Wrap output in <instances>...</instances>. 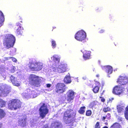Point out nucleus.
<instances>
[{
  "label": "nucleus",
  "instance_id": "f257e3e1",
  "mask_svg": "<svg viewBox=\"0 0 128 128\" xmlns=\"http://www.w3.org/2000/svg\"><path fill=\"white\" fill-rule=\"evenodd\" d=\"M15 37L12 34H6L5 35L3 39V44L4 46L7 49L12 48L15 42Z\"/></svg>",
  "mask_w": 128,
  "mask_h": 128
},
{
  "label": "nucleus",
  "instance_id": "f03ea898",
  "mask_svg": "<svg viewBox=\"0 0 128 128\" xmlns=\"http://www.w3.org/2000/svg\"><path fill=\"white\" fill-rule=\"evenodd\" d=\"M70 110H68L64 113L63 116V120L64 122L67 124L72 123H73L75 121L76 114L74 115L71 112Z\"/></svg>",
  "mask_w": 128,
  "mask_h": 128
},
{
  "label": "nucleus",
  "instance_id": "7ed1b4c3",
  "mask_svg": "<svg viewBox=\"0 0 128 128\" xmlns=\"http://www.w3.org/2000/svg\"><path fill=\"white\" fill-rule=\"evenodd\" d=\"M22 104V102L18 99H12L8 102V108L11 110H16L21 108Z\"/></svg>",
  "mask_w": 128,
  "mask_h": 128
},
{
  "label": "nucleus",
  "instance_id": "20e7f679",
  "mask_svg": "<svg viewBox=\"0 0 128 128\" xmlns=\"http://www.w3.org/2000/svg\"><path fill=\"white\" fill-rule=\"evenodd\" d=\"M29 84L35 87H38L40 86L41 80L39 76L35 74H31L28 77Z\"/></svg>",
  "mask_w": 128,
  "mask_h": 128
},
{
  "label": "nucleus",
  "instance_id": "39448f33",
  "mask_svg": "<svg viewBox=\"0 0 128 128\" xmlns=\"http://www.w3.org/2000/svg\"><path fill=\"white\" fill-rule=\"evenodd\" d=\"M52 70L55 72L62 73L66 72L68 69V66L66 64H61L57 68L55 67L52 68Z\"/></svg>",
  "mask_w": 128,
  "mask_h": 128
},
{
  "label": "nucleus",
  "instance_id": "423d86ee",
  "mask_svg": "<svg viewBox=\"0 0 128 128\" xmlns=\"http://www.w3.org/2000/svg\"><path fill=\"white\" fill-rule=\"evenodd\" d=\"M86 37V32L82 30L78 31L75 35V38L77 40L82 41L84 40Z\"/></svg>",
  "mask_w": 128,
  "mask_h": 128
},
{
  "label": "nucleus",
  "instance_id": "0eeeda50",
  "mask_svg": "<svg viewBox=\"0 0 128 128\" xmlns=\"http://www.w3.org/2000/svg\"><path fill=\"white\" fill-rule=\"evenodd\" d=\"M39 114L41 118H44L48 112L46 105L44 103L43 104L39 109Z\"/></svg>",
  "mask_w": 128,
  "mask_h": 128
},
{
  "label": "nucleus",
  "instance_id": "6e6552de",
  "mask_svg": "<svg viewBox=\"0 0 128 128\" xmlns=\"http://www.w3.org/2000/svg\"><path fill=\"white\" fill-rule=\"evenodd\" d=\"M66 85L63 83H58L56 86L55 92L59 94L63 93L66 90Z\"/></svg>",
  "mask_w": 128,
  "mask_h": 128
},
{
  "label": "nucleus",
  "instance_id": "1a4fd4ad",
  "mask_svg": "<svg viewBox=\"0 0 128 128\" xmlns=\"http://www.w3.org/2000/svg\"><path fill=\"white\" fill-rule=\"evenodd\" d=\"M117 82L121 85H124L128 83V76H120L117 79Z\"/></svg>",
  "mask_w": 128,
  "mask_h": 128
},
{
  "label": "nucleus",
  "instance_id": "9d476101",
  "mask_svg": "<svg viewBox=\"0 0 128 128\" xmlns=\"http://www.w3.org/2000/svg\"><path fill=\"white\" fill-rule=\"evenodd\" d=\"M124 90V87L120 86H116L113 88L112 93L116 95H120L122 93Z\"/></svg>",
  "mask_w": 128,
  "mask_h": 128
},
{
  "label": "nucleus",
  "instance_id": "9b49d317",
  "mask_svg": "<svg viewBox=\"0 0 128 128\" xmlns=\"http://www.w3.org/2000/svg\"><path fill=\"white\" fill-rule=\"evenodd\" d=\"M67 94V100L69 103H72L74 98L75 93L73 90H70L68 91Z\"/></svg>",
  "mask_w": 128,
  "mask_h": 128
},
{
  "label": "nucleus",
  "instance_id": "f8f14e48",
  "mask_svg": "<svg viewBox=\"0 0 128 128\" xmlns=\"http://www.w3.org/2000/svg\"><path fill=\"white\" fill-rule=\"evenodd\" d=\"M0 91L1 94L4 96H6L10 92V89L4 85L0 86Z\"/></svg>",
  "mask_w": 128,
  "mask_h": 128
},
{
  "label": "nucleus",
  "instance_id": "ddd939ff",
  "mask_svg": "<svg viewBox=\"0 0 128 128\" xmlns=\"http://www.w3.org/2000/svg\"><path fill=\"white\" fill-rule=\"evenodd\" d=\"M53 60L52 68L56 67L60 62V57L57 55H54L53 56Z\"/></svg>",
  "mask_w": 128,
  "mask_h": 128
},
{
  "label": "nucleus",
  "instance_id": "4468645a",
  "mask_svg": "<svg viewBox=\"0 0 128 128\" xmlns=\"http://www.w3.org/2000/svg\"><path fill=\"white\" fill-rule=\"evenodd\" d=\"M10 80L13 85L17 86H20V84L18 80V79L17 80V78H15L13 76L11 75L10 76Z\"/></svg>",
  "mask_w": 128,
  "mask_h": 128
},
{
  "label": "nucleus",
  "instance_id": "2eb2a0df",
  "mask_svg": "<svg viewBox=\"0 0 128 128\" xmlns=\"http://www.w3.org/2000/svg\"><path fill=\"white\" fill-rule=\"evenodd\" d=\"M26 118H22L20 116L18 121L19 124L21 127H24L26 126Z\"/></svg>",
  "mask_w": 128,
  "mask_h": 128
},
{
  "label": "nucleus",
  "instance_id": "dca6fc26",
  "mask_svg": "<svg viewBox=\"0 0 128 128\" xmlns=\"http://www.w3.org/2000/svg\"><path fill=\"white\" fill-rule=\"evenodd\" d=\"M95 86L93 88L92 90L94 92L95 94L98 93L99 91L100 88V83L98 81H94Z\"/></svg>",
  "mask_w": 128,
  "mask_h": 128
},
{
  "label": "nucleus",
  "instance_id": "f3484780",
  "mask_svg": "<svg viewBox=\"0 0 128 128\" xmlns=\"http://www.w3.org/2000/svg\"><path fill=\"white\" fill-rule=\"evenodd\" d=\"M91 52L89 51L85 50L83 52V57L85 60H88L91 58Z\"/></svg>",
  "mask_w": 128,
  "mask_h": 128
},
{
  "label": "nucleus",
  "instance_id": "a211bd4d",
  "mask_svg": "<svg viewBox=\"0 0 128 128\" xmlns=\"http://www.w3.org/2000/svg\"><path fill=\"white\" fill-rule=\"evenodd\" d=\"M35 68L34 71H38L42 69V65L41 63L36 62H35Z\"/></svg>",
  "mask_w": 128,
  "mask_h": 128
},
{
  "label": "nucleus",
  "instance_id": "6ab92c4d",
  "mask_svg": "<svg viewBox=\"0 0 128 128\" xmlns=\"http://www.w3.org/2000/svg\"><path fill=\"white\" fill-rule=\"evenodd\" d=\"M35 62H30L28 64V65L29 69L32 71H34L35 68Z\"/></svg>",
  "mask_w": 128,
  "mask_h": 128
},
{
  "label": "nucleus",
  "instance_id": "aec40b11",
  "mask_svg": "<svg viewBox=\"0 0 128 128\" xmlns=\"http://www.w3.org/2000/svg\"><path fill=\"white\" fill-rule=\"evenodd\" d=\"M4 20V16L3 13L0 10V27L2 25Z\"/></svg>",
  "mask_w": 128,
  "mask_h": 128
},
{
  "label": "nucleus",
  "instance_id": "412c9836",
  "mask_svg": "<svg viewBox=\"0 0 128 128\" xmlns=\"http://www.w3.org/2000/svg\"><path fill=\"white\" fill-rule=\"evenodd\" d=\"M106 72L108 74H111L113 71V69L112 67L110 66H108L106 67Z\"/></svg>",
  "mask_w": 128,
  "mask_h": 128
},
{
  "label": "nucleus",
  "instance_id": "4be33fe9",
  "mask_svg": "<svg viewBox=\"0 0 128 128\" xmlns=\"http://www.w3.org/2000/svg\"><path fill=\"white\" fill-rule=\"evenodd\" d=\"M64 82L66 84L70 83L71 82L70 78V76H66L64 79Z\"/></svg>",
  "mask_w": 128,
  "mask_h": 128
},
{
  "label": "nucleus",
  "instance_id": "5701e85b",
  "mask_svg": "<svg viewBox=\"0 0 128 128\" xmlns=\"http://www.w3.org/2000/svg\"><path fill=\"white\" fill-rule=\"evenodd\" d=\"M6 115V113L4 111L1 109H0V119L4 118Z\"/></svg>",
  "mask_w": 128,
  "mask_h": 128
},
{
  "label": "nucleus",
  "instance_id": "b1692460",
  "mask_svg": "<svg viewBox=\"0 0 128 128\" xmlns=\"http://www.w3.org/2000/svg\"><path fill=\"white\" fill-rule=\"evenodd\" d=\"M86 108L85 106L81 107L78 110V112L81 114H83L85 112Z\"/></svg>",
  "mask_w": 128,
  "mask_h": 128
},
{
  "label": "nucleus",
  "instance_id": "393cba45",
  "mask_svg": "<svg viewBox=\"0 0 128 128\" xmlns=\"http://www.w3.org/2000/svg\"><path fill=\"white\" fill-rule=\"evenodd\" d=\"M110 128H120V125L118 122H115L110 126Z\"/></svg>",
  "mask_w": 128,
  "mask_h": 128
},
{
  "label": "nucleus",
  "instance_id": "a878e982",
  "mask_svg": "<svg viewBox=\"0 0 128 128\" xmlns=\"http://www.w3.org/2000/svg\"><path fill=\"white\" fill-rule=\"evenodd\" d=\"M16 29V32L18 35L21 34V32L22 30H23V28L22 27L21 28L18 27Z\"/></svg>",
  "mask_w": 128,
  "mask_h": 128
},
{
  "label": "nucleus",
  "instance_id": "bb28decb",
  "mask_svg": "<svg viewBox=\"0 0 128 128\" xmlns=\"http://www.w3.org/2000/svg\"><path fill=\"white\" fill-rule=\"evenodd\" d=\"M31 92V93L30 94H29L26 93H24L23 94V96L25 98H26L29 96H30L31 97H34V96L33 94H34V92L33 91Z\"/></svg>",
  "mask_w": 128,
  "mask_h": 128
},
{
  "label": "nucleus",
  "instance_id": "cd10ccee",
  "mask_svg": "<svg viewBox=\"0 0 128 128\" xmlns=\"http://www.w3.org/2000/svg\"><path fill=\"white\" fill-rule=\"evenodd\" d=\"M124 116L128 120V106L126 108Z\"/></svg>",
  "mask_w": 128,
  "mask_h": 128
},
{
  "label": "nucleus",
  "instance_id": "c85d7f7f",
  "mask_svg": "<svg viewBox=\"0 0 128 128\" xmlns=\"http://www.w3.org/2000/svg\"><path fill=\"white\" fill-rule=\"evenodd\" d=\"M111 110L110 107H108L104 108L103 109L102 111L104 112H110Z\"/></svg>",
  "mask_w": 128,
  "mask_h": 128
},
{
  "label": "nucleus",
  "instance_id": "c756f323",
  "mask_svg": "<svg viewBox=\"0 0 128 128\" xmlns=\"http://www.w3.org/2000/svg\"><path fill=\"white\" fill-rule=\"evenodd\" d=\"M6 102L2 99H0V106L1 107H4L5 106Z\"/></svg>",
  "mask_w": 128,
  "mask_h": 128
},
{
  "label": "nucleus",
  "instance_id": "7c9ffc66",
  "mask_svg": "<svg viewBox=\"0 0 128 128\" xmlns=\"http://www.w3.org/2000/svg\"><path fill=\"white\" fill-rule=\"evenodd\" d=\"M92 114V112L91 110H88L86 112V115L88 116H91Z\"/></svg>",
  "mask_w": 128,
  "mask_h": 128
},
{
  "label": "nucleus",
  "instance_id": "2f4dec72",
  "mask_svg": "<svg viewBox=\"0 0 128 128\" xmlns=\"http://www.w3.org/2000/svg\"><path fill=\"white\" fill-rule=\"evenodd\" d=\"M52 47L53 48H55L56 46V41L53 40H52Z\"/></svg>",
  "mask_w": 128,
  "mask_h": 128
},
{
  "label": "nucleus",
  "instance_id": "473e14b6",
  "mask_svg": "<svg viewBox=\"0 0 128 128\" xmlns=\"http://www.w3.org/2000/svg\"><path fill=\"white\" fill-rule=\"evenodd\" d=\"M117 109L118 113L121 112L124 110V109L122 106L118 107Z\"/></svg>",
  "mask_w": 128,
  "mask_h": 128
},
{
  "label": "nucleus",
  "instance_id": "72a5a7b5",
  "mask_svg": "<svg viewBox=\"0 0 128 128\" xmlns=\"http://www.w3.org/2000/svg\"><path fill=\"white\" fill-rule=\"evenodd\" d=\"M96 104V102L93 101L91 102L90 104V106L92 108L94 107Z\"/></svg>",
  "mask_w": 128,
  "mask_h": 128
},
{
  "label": "nucleus",
  "instance_id": "f704fd0d",
  "mask_svg": "<svg viewBox=\"0 0 128 128\" xmlns=\"http://www.w3.org/2000/svg\"><path fill=\"white\" fill-rule=\"evenodd\" d=\"M16 25L15 26V29H16L18 27L21 28L22 27L21 26V24L19 22H17L16 24Z\"/></svg>",
  "mask_w": 128,
  "mask_h": 128
},
{
  "label": "nucleus",
  "instance_id": "c9c22d12",
  "mask_svg": "<svg viewBox=\"0 0 128 128\" xmlns=\"http://www.w3.org/2000/svg\"><path fill=\"white\" fill-rule=\"evenodd\" d=\"M105 116L107 119L110 120L111 117L110 114L109 113H108Z\"/></svg>",
  "mask_w": 128,
  "mask_h": 128
},
{
  "label": "nucleus",
  "instance_id": "e433bc0d",
  "mask_svg": "<svg viewBox=\"0 0 128 128\" xmlns=\"http://www.w3.org/2000/svg\"><path fill=\"white\" fill-rule=\"evenodd\" d=\"M95 128H100L99 122H97L96 123L95 125Z\"/></svg>",
  "mask_w": 128,
  "mask_h": 128
},
{
  "label": "nucleus",
  "instance_id": "4c0bfd02",
  "mask_svg": "<svg viewBox=\"0 0 128 128\" xmlns=\"http://www.w3.org/2000/svg\"><path fill=\"white\" fill-rule=\"evenodd\" d=\"M17 18L20 21V22H21L22 23V17H21L20 16L18 17Z\"/></svg>",
  "mask_w": 128,
  "mask_h": 128
},
{
  "label": "nucleus",
  "instance_id": "58836bf2",
  "mask_svg": "<svg viewBox=\"0 0 128 128\" xmlns=\"http://www.w3.org/2000/svg\"><path fill=\"white\" fill-rule=\"evenodd\" d=\"M11 59H12V60L14 62H16L17 61L16 59L14 58L11 57Z\"/></svg>",
  "mask_w": 128,
  "mask_h": 128
},
{
  "label": "nucleus",
  "instance_id": "ea45409f",
  "mask_svg": "<svg viewBox=\"0 0 128 128\" xmlns=\"http://www.w3.org/2000/svg\"><path fill=\"white\" fill-rule=\"evenodd\" d=\"M100 98H101V101L103 102H104L105 101V100L104 98H103L102 96H100Z\"/></svg>",
  "mask_w": 128,
  "mask_h": 128
},
{
  "label": "nucleus",
  "instance_id": "a19ab883",
  "mask_svg": "<svg viewBox=\"0 0 128 128\" xmlns=\"http://www.w3.org/2000/svg\"><path fill=\"white\" fill-rule=\"evenodd\" d=\"M113 98H110L109 99V100L107 102V103H108V102H111L113 100Z\"/></svg>",
  "mask_w": 128,
  "mask_h": 128
},
{
  "label": "nucleus",
  "instance_id": "79ce46f5",
  "mask_svg": "<svg viewBox=\"0 0 128 128\" xmlns=\"http://www.w3.org/2000/svg\"><path fill=\"white\" fill-rule=\"evenodd\" d=\"M104 31V30L102 29H101L99 31V32L100 33H103Z\"/></svg>",
  "mask_w": 128,
  "mask_h": 128
},
{
  "label": "nucleus",
  "instance_id": "37998d69",
  "mask_svg": "<svg viewBox=\"0 0 128 128\" xmlns=\"http://www.w3.org/2000/svg\"><path fill=\"white\" fill-rule=\"evenodd\" d=\"M51 86V84H46V86L47 88H50Z\"/></svg>",
  "mask_w": 128,
  "mask_h": 128
},
{
  "label": "nucleus",
  "instance_id": "c03bdc74",
  "mask_svg": "<svg viewBox=\"0 0 128 128\" xmlns=\"http://www.w3.org/2000/svg\"><path fill=\"white\" fill-rule=\"evenodd\" d=\"M14 72H15V70H14V68H12L10 70V72L12 73H13Z\"/></svg>",
  "mask_w": 128,
  "mask_h": 128
},
{
  "label": "nucleus",
  "instance_id": "a18cd8bd",
  "mask_svg": "<svg viewBox=\"0 0 128 128\" xmlns=\"http://www.w3.org/2000/svg\"><path fill=\"white\" fill-rule=\"evenodd\" d=\"M106 118L105 116H103L102 117L101 119L102 121H104L105 119Z\"/></svg>",
  "mask_w": 128,
  "mask_h": 128
},
{
  "label": "nucleus",
  "instance_id": "49530a36",
  "mask_svg": "<svg viewBox=\"0 0 128 128\" xmlns=\"http://www.w3.org/2000/svg\"><path fill=\"white\" fill-rule=\"evenodd\" d=\"M11 57H6L5 58L6 60H7L11 59Z\"/></svg>",
  "mask_w": 128,
  "mask_h": 128
},
{
  "label": "nucleus",
  "instance_id": "de8ad7c7",
  "mask_svg": "<svg viewBox=\"0 0 128 128\" xmlns=\"http://www.w3.org/2000/svg\"><path fill=\"white\" fill-rule=\"evenodd\" d=\"M54 128H61L59 126L57 125Z\"/></svg>",
  "mask_w": 128,
  "mask_h": 128
},
{
  "label": "nucleus",
  "instance_id": "09e8293b",
  "mask_svg": "<svg viewBox=\"0 0 128 128\" xmlns=\"http://www.w3.org/2000/svg\"><path fill=\"white\" fill-rule=\"evenodd\" d=\"M100 9H99V8H98L96 10H97V12L100 11Z\"/></svg>",
  "mask_w": 128,
  "mask_h": 128
},
{
  "label": "nucleus",
  "instance_id": "8fccbe9b",
  "mask_svg": "<svg viewBox=\"0 0 128 128\" xmlns=\"http://www.w3.org/2000/svg\"><path fill=\"white\" fill-rule=\"evenodd\" d=\"M105 90H104L102 92L101 94V96H102V94H103L105 92Z\"/></svg>",
  "mask_w": 128,
  "mask_h": 128
},
{
  "label": "nucleus",
  "instance_id": "3c124183",
  "mask_svg": "<svg viewBox=\"0 0 128 128\" xmlns=\"http://www.w3.org/2000/svg\"><path fill=\"white\" fill-rule=\"evenodd\" d=\"M99 76H100V75L99 74H97L96 75V77H99Z\"/></svg>",
  "mask_w": 128,
  "mask_h": 128
},
{
  "label": "nucleus",
  "instance_id": "603ef678",
  "mask_svg": "<svg viewBox=\"0 0 128 128\" xmlns=\"http://www.w3.org/2000/svg\"><path fill=\"white\" fill-rule=\"evenodd\" d=\"M2 126V124L0 123V128H1Z\"/></svg>",
  "mask_w": 128,
  "mask_h": 128
},
{
  "label": "nucleus",
  "instance_id": "864d4df0",
  "mask_svg": "<svg viewBox=\"0 0 128 128\" xmlns=\"http://www.w3.org/2000/svg\"><path fill=\"white\" fill-rule=\"evenodd\" d=\"M103 128H108V127L106 126H105Z\"/></svg>",
  "mask_w": 128,
  "mask_h": 128
},
{
  "label": "nucleus",
  "instance_id": "5fc2aeb1",
  "mask_svg": "<svg viewBox=\"0 0 128 128\" xmlns=\"http://www.w3.org/2000/svg\"><path fill=\"white\" fill-rule=\"evenodd\" d=\"M107 124H108V123H107V122L105 123V124L106 125H107Z\"/></svg>",
  "mask_w": 128,
  "mask_h": 128
},
{
  "label": "nucleus",
  "instance_id": "6e6d98bb",
  "mask_svg": "<svg viewBox=\"0 0 128 128\" xmlns=\"http://www.w3.org/2000/svg\"><path fill=\"white\" fill-rule=\"evenodd\" d=\"M53 28H56V27H54V28L53 27Z\"/></svg>",
  "mask_w": 128,
  "mask_h": 128
},
{
  "label": "nucleus",
  "instance_id": "4d7b16f0",
  "mask_svg": "<svg viewBox=\"0 0 128 128\" xmlns=\"http://www.w3.org/2000/svg\"><path fill=\"white\" fill-rule=\"evenodd\" d=\"M30 60V59H29V60Z\"/></svg>",
  "mask_w": 128,
  "mask_h": 128
}]
</instances>
